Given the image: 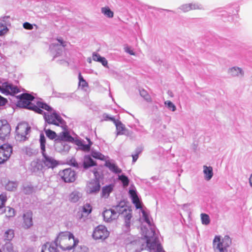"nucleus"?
<instances>
[{"instance_id": "nucleus-14", "label": "nucleus", "mask_w": 252, "mask_h": 252, "mask_svg": "<svg viewBox=\"0 0 252 252\" xmlns=\"http://www.w3.org/2000/svg\"><path fill=\"white\" fill-rule=\"evenodd\" d=\"M55 147L56 150L58 152L65 153L69 151L70 146L66 143L65 141H63L56 139Z\"/></svg>"}, {"instance_id": "nucleus-39", "label": "nucleus", "mask_w": 252, "mask_h": 252, "mask_svg": "<svg viewBox=\"0 0 252 252\" xmlns=\"http://www.w3.org/2000/svg\"><path fill=\"white\" fill-rule=\"evenodd\" d=\"M190 10H203L204 7L202 4L199 2L189 3Z\"/></svg>"}, {"instance_id": "nucleus-20", "label": "nucleus", "mask_w": 252, "mask_h": 252, "mask_svg": "<svg viewBox=\"0 0 252 252\" xmlns=\"http://www.w3.org/2000/svg\"><path fill=\"white\" fill-rule=\"evenodd\" d=\"M104 220L106 222H110L117 218V214L115 213L113 209L105 210L103 212Z\"/></svg>"}, {"instance_id": "nucleus-16", "label": "nucleus", "mask_w": 252, "mask_h": 252, "mask_svg": "<svg viewBox=\"0 0 252 252\" xmlns=\"http://www.w3.org/2000/svg\"><path fill=\"white\" fill-rule=\"evenodd\" d=\"M100 185L97 180H93L87 184L86 187L87 192L89 193H96L99 191Z\"/></svg>"}, {"instance_id": "nucleus-10", "label": "nucleus", "mask_w": 252, "mask_h": 252, "mask_svg": "<svg viewBox=\"0 0 252 252\" xmlns=\"http://www.w3.org/2000/svg\"><path fill=\"white\" fill-rule=\"evenodd\" d=\"M59 175L65 183H73L76 179V174L71 168L60 171Z\"/></svg>"}, {"instance_id": "nucleus-54", "label": "nucleus", "mask_w": 252, "mask_h": 252, "mask_svg": "<svg viewBox=\"0 0 252 252\" xmlns=\"http://www.w3.org/2000/svg\"><path fill=\"white\" fill-rule=\"evenodd\" d=\"M125 52L131 55H135L134 51L132 50H131L129 47L127 46V47H125Z\"/></svg>"}, {"instance_id": "nucleus-41", "label": "nucleus", "mask_w": 252, "mask_h": 252, "mask_svg": "<svg viewBox=\"0 0 252 252\" xmlns=\"http://www.w3.org/2000/svg\"><path fill=\"white\" fill-rule=\"evenodd\" d=\"M164 105L167 107V108L169 110L172 111V112H174L176 110V107L175 104L172 103L171 101L166 100L164 101Z\"/></svg>"}, {"instance_id": "nucleus-12", "label": "nucleus", "mask_w": 252, "mask_h": 252, "mask_svg": "<svg viewBox=\"0 0 252 252\" xmlns=\"http://www.w3.org/2000/svg\"><path fill=\"white\" fill-rule=\"evenodd\" d=\"M12 151V147L7 144L0 146V164L6 161L10 157Z\"/></svg>"}, {"instance_id": "nucleus-49", "label": "nucleus", "mask_w": 252, "mask_h": 252, "mask_svg": "<svg viewBox=\"0 0 252 252\" xmlns=\"http://www.w3.org/2000/svg\"><path fill=\"white\" fill-rule=\"evenodd\" d=\"M7 200V196L5 194L0 195V209L2 208Z\"/></svg>"}, {"instance_id": "nucleus-32", "label": "nucleus", "mask_w": 252, "mask_h": 252, "mask_svg": "<svg viewBox=\"0 0 252 252\" xmlns=\"http://www.w3.org/2000/svg\"><path fill=\"white\" fill-rule=\"evenodd\" d=\"M92 208L91 205L89 203H86L82 207V211L81 214V217L85 215L87 216L92 212Z\"/></svg>"}, {"instance_id": "nucleus-22", "label": "nucleus", "mask_w": 252, "mask_h": 252, "mask_svg": "<svg viewBox=\"0 0 252 252\" xmlns=\"http://www.w3.org/2000/svg\"><path fill=\"white\" fill-rule=\"evenodd\" d=\"M56 139L65 141L66 143L73 142L74 141V138L69 134L67 131H63L61 132L58 135Z\"/></svg>"}, {"instance_id": "nucleus-59", "label": "nucleus", "mask_w": 252, "mask_h": 252, "mask_svg": "<svg viewBox=\"0 0 252 252\" xmlns=\"http://www.w3.org/2000/svg\"><path fill=\"white\" fill-rule=\"evenodd\" d=\"M87 61L89 63H91V59L90 58H88Z\"/></svg>"}, {"instance_id": "nucleus-47", "label": "nucleus", "mask_w": 252, "mask_h": 252, "mask_svg": "<svg viewBox=\"0 0 252 252\" xmlns=\"http://www.w3.org/2000/svg\"><path fill=\"white\" fill-rule=\"evenodd\" d=\"M6 215L8 217H12L15 215V211L14 209L12 208H10L9 207H7L5 209Z\"/></svg>"}, {"instance_id": "nucleus-35", "label": "nucleus", "mask_w": 252, "mask_h": 252, "mask_svg": "<svg viewBox=\"0 0 252 252\" xmlns=\"http://www.w3.org/2000/svg\"><path fill=\"white\" fill-rule=\"evenodd\" d=\"M73 249V251L72 252H90L89 248L84 245L77 246V245Z\"/></svg>"}, {"instance_id": "nucleus-43", "label": "nucleus", "mask_w": 252, "mask_h": 252, "mask_svg": "<svg viewBox=\"0 0 252 252\" xmlns=\"http://www.w3.org/2000/svg\"><path fill=\"white\" fill-rule=\"evenodd\" d=\"M139 93L140 95L143 97L147 101H151V97L149 94H148L146 91L145 90H139Z\"/></svg>"}, {"instance_id": "nucleus-8", "label": "nucleus", "mask_w": 252, "mask_h": 252, "mask_svg": "<svg viewBox=\"0 0 252 252\" xmlns=\"http://www.w3.org/2000/svg\"><path fill=\"white\" fill-rule=\"evenodd\" d=\"M66 46V42L63 39H58L55 42L50 46V49L52 55L55 58L61 55L63 52V48Z\"/></svg>"}, {"instance_id": "nucleus-24", "label": "nucleus", "mask_w": 252, "mask_h": 252, "mask_svg": "<svg viewBox=\"0 0 252 252\" xmlns=\"http://www.w3.org/2000/svg\"><path fill=\"white\" fill-rule=\"evenodd\" d=\"M31 165V170L34 172L42 171L45 168L42 161H33Z\"/></svg>"}, {"instance_id": "nucleus-33", "label": "nucleus", "mask_w": 252, "mask_h": 252, "mask_svg": "<svg viewBox=\"0 0 252 252\" xmlns=\"http://www.w3.org/2000/svg\"><path fill=\"white\" fill-rule=\"evenodd\" d=\"M14 236V230L11 229L7 230L3 234V238L5 240L10 241Z\"/></svg>"}, {"instance_id": "nucleus-40", "label": "nucleus", "mask_w": 252, "mask_h": 252, "mask_svg": "<svg viewBox=\"0 0 252 252\" xmlns=\"http://www.w3.org/2000/svg\"><path fill=\"white\" fill-rule=\"evenodd\" d=\"M46 136L50 139H55L58 137V135L56 132L50 129H47L45 130Z\"/></svg>"}, {"instance_id": "nucleus-30", "label": "nucleus", "mask_w": 252, "mask_h": 252, "mask_svg": "<svg viewBox=\"0 0 252 252\" xmlns=\"http://www.w3.org/2000/svg\"><path fill=\"white\" fill-rule=\"evenodd\" d=\"M101 12L107 18H112L114 16V12L108 6L102 7L101 8Z\"/></svg>"}, {"instance_id": "nucleus-4", "label": "nucleus", "mask_w": 252, "mask_h": 252, "mask_svg": "<svg viewBox=\"0 0 252 252\" xmlns=\"http://www.w3.org/2000/svg\"><path fill=\"white\" fill-rule=\"evenodd\" d=\"M231 243V239L228 235L223 237L220 235L215 236L213 241L214 252H228Z\"/></svg>"}, {"instance_id": "nucleus-57", "label": "nucleus", "mask_w": 252, "mask_h": 252, "mask_svg": "<svg viewBox=\"0 0 252 252\" xmlns=\"http://www.w3.org/2000/svg\"><path fill=\"white\" fill-rule=\"evenodd\" d=\"M249 183L250 186L252 188V174L251 175L249 178Z\"/></svg>"}, {"instance_id": "nucleus-1", "label": "nucleus", "mask_w": 252, "mask_h": 252, "mask_svg": "<svg viewBox=\"0 0 252 252\" xmlns=\"http://www.w3.org/2000/svg\"><path fill=\"white\" fill-rule=\"evenodd\" d=\"M145 229H142L144 238L132 236L129 242L127 243V249L131 252H140L146 249L157 252H164L154 228L151 227L149 230Z\"/></svg>"}, {"instance_id": "nucleus-60", "label": "nucleus", "mask_w": 252, "mask_h": 252, "mask_svg": "<svg viewBox=\"0 0 252 252\" xmlns=\"http://www.w3.org/2000/svg\"><path fill=\"white\" fill-rule=\"evenodd\" d=\"M188 206V205H187V204H184V205H183V207H186V206Z\"/></svg>"}, {"instance_id": "nucleus-44", "label": "nucleus", "mask_w": 252, "mask_h": 252, "mask_svg": "<svg viewBox=\"0 0 252 252\" xmlns=\"http://www.w3.org/2000/svg\"><path fill=\"white\" fill-rule=\"evenodd\" d=\"M118 179L122 182L124 186L126 187L128 186L129 180L126 176L124 175H119Z\"/></svg>"}, {"instance_id": "nucleus-11", "label": "nucleus", "mask_w": 252, "mask_h": 252, "mask_svg": "<svg viewBox=\"0 0 252 252\" xmlns=\"http://www.w3.org/2000/svg\"><path fill=\"white\" fill-rule=\"evenodd\" d=\"M109 233L106 227L102 225L95 227L93 233V237L95 240H104L108 237Z\"/></svg>"}, {"instance_id": "nucleus-36", "label": "nucleus", "mask_w": 252, "mask_h": 252, "mask_svg": "<svg viewBox=\"0 0 252 252\" xmlns=\"http://www.w3.org/2000/svg\"><path fill=\"white\" fill-rule=\"evenodd\" d=\"M3 252H16L10 242L6 243L3 246Z\"/></svg>"}, {"instance_id": "nucleus-7", "label": "nucleus", "mask_w": 252, "mask_h": 252, "mask_svg": "<svg viewBox=\"0 0 252 252\" xmlns=\"http://www.w3.org/2000/svg\"><path fill=\"white\" fill-rule=\"evenodd\" d=\"M115 213L117 214V218L119 215H122L125 220V226L128 229L130 225V219L132 217L131 211L127 208L126 206H124L122 203L115 206L113 208Z\"/></svg>"}, {"instance_id": "nucleus-50", "label": "nucleus", "mask_w": 252, "mask_h": 252, "mask_svg": "<svg viewBox=\"0 0 252 252\" xmlns=\"http://www.w3.org/2000/svg\"><path fill=\"white\" fill-rule=\"evenodd\" d=\"M103 118L105 120L107 121H111L115 123L117 120H116L114 117L110 116L108 114H104L103 115Z\"/></svg>"}, {"instance_id": "nucleus-18", "label": "nucleus", "mask_w": 252, "mask_h": 252, "mask_svg": "<svg viewBox=\"0 0 252 252\" xmlns=\"http://www.w3.org/2000/svg\"><path fill=\"white\" fill-rule=\"evenodd\" d=\"M58 246L54 241L47 242L42 246L41 252H59Z\"/></svg>"}, {"instance_id": "nucleus-27", "label": "nucleus", "mask_w": 252, "mask_h": 252, "mask_svg": "<svg viewBox=\"0 0 252 252\" xmlns=\"http://www.w3.org/2000/svg\"><path fill=\"white\" fill-rule=\"evenodd\" d=\"M82 197V193L78 191L75 190L72 192L69 196V200L73 203L77 202Z\"/></svg>"}, {"instance_id": "nucleus-23", "label": "nucleus", "mask_w": 252, "mask_h": 252, "mask_svg": "<svg viewBox=\"0 0 252 252\" xmlns=\"http://www.w3.org/2000/svg\"><path fill=\"white\" fill-rule=\"evenodd\" d=\"M88 141V144H86L82 140H76L75 141V144L79 147V148L85 152H88L90 150V147L92 144V143L89 139H87Z\"/></svg>"}, {"instance_id": "nucleus-53", "label": "nucleus", "mask_w": 252, "mask_h": 252, "mask_svg": "<svg viewBox=\"0 0 252 252\" xmlns=\"http://www.w3.org/2000/svg\"><path fill=\"white\" fill-rule=\"evenodd\" d=\"M7 102V99L0 95V107L4 106Z\"/></svg>"}, {"instance_id": "nucleus-17", "label": "nucleus", "mask_w": 252, "mask_h": 252, "mask_svg": "<svg viewBox=\"0 0 252 252\" xmlns=\"http://www.w3.org/2000/svg\"><path fill=\"white\" fill-rule=\"evenodd\" d=\"M4 89H3L2 94H14L19 92V90L17 87L8 82L3 83Z\"/></svg>"}, {"instance_id": "nucleus-45", "label": "nucleus", "mask_w": 252, "mask_h": 252, "mask_svg": "<svg viewBox=\"0 0 252 252\" xmlns=\"http://www.w3.org/2000/svg\"><path fill=\"white\" fill-rule=\"evenodd\" d=\"M178 9L184 12H187L191 10L189 3L183 4L179 7Z\"/></svg>"}, {"instance_id": "nucleus-5", "label": "nucleus", "mask_w": 252, "mask_h": 252, "mask_svg": "<svg viewBox=\"0 0 252 252\" xmlns=\"http://www.w3.org/2000/svg\"><path fill=\"white\" fill-rule=\"evenodd\" d=\"M39 141L41 153L43 156V158L41 160L42 162L43 163L44 167L53 169L58 165V161L46 152V139L43 134H40Z\"/></svg>"}, {"instance_id": "nucleus-2", "label": "nucleus", "mask_w": 252, "mask_h": 252, "mask_svg": "<svg viewBox=\"0 0 252 252\" xmlns=\"http://www.w3.org/2000/svg\"><path fill=\"white\" fill-rule=\"evenodd\" d=\"M33 98V96L30 94H22L21 95L19 104L23 107L27 108L40 114H43V113L41 109L48 111L49 112L48 113H44V118L45 122L49 124L56 126L64 124V121L60 115L46 103L39 101L36 102V105L32 104L31 101Z\"/></svg>"}, {"instance_id": "nucleus-21", "label": "nucleus", "mask_w": 252, "mask_h": 252, "mask_svg": "<svg viewBox=\"0 0 252 252\" xmlns=\"http://www.w3.org/2000/svg\"><path fill=\"white\" fill-rule=\"evenodd\" d=\"M105 166L114 173L119 174L122 172V170L118 167L112 160H106Z\"/></svg>"}, {"instance_id": "nucleus-51", "label": "nucleus", "mask_w": 252, "mask_h": 252, "mask_svg": "<svg viewBox=\"0 0 252 252\" xmlns=\"http://www.w3.org/2000/svg\"><path fill=\"white\" fill-rule=\"evenodd\" d=\"M23 27L26 30H32L33 27V25L28 22H25L23 24Z\"/></svg>"}, {"instance_id": "nucleus-55", "label": "nucleus", "mask_w": 252, "mask_h": 252, "mask_svg": "<svg viewBox=\"0 0 252 252\" xmlns=\"http://www.w3.org/2000/svg\"><path fill=\"white\" fill-rule=\"evenodd\" d=\"M33 190L32 188L30 186H28L27 187L25 188L24 192L26 194H30L32 192Z\"/></svg>"}, {"instance_id": "nucleus-19", "label": "nucleus", "mask_w": 252, "mask_h": 252, "mask_svg": "<svg viewBox=\"0 0 252 252\" xmlns=\"http://www.w3.org/2000/svg\"><path fill=\"white\" fill-rule=\"evenodd\" d=\"M32 212L29 211L24 214L23 223V227L26 229H28L32 226Z\"/></svg>"}, {"instance_id": "nucleus-52", "label": "nucleus", "mask_w": 252, "mask_h": 252, "mask_svg": "<svg viewBox=\"0 0 252 252\" xmlns=\"http://www.w3.org/2000/svg\"><path fill=\"white\" fill-rule=\"evenodd\" d=\"M141 150L137 149L136 151V154L134 155H132V161L133 162H135L137 160L138 158V155L141 153Z\"/></svg>"}, {"instance_id": "nucleus-3", "label": "nucleus", "mask_w": 252, "mask_h": 252, "mask_svg": "<svg viewBox=\"0 0 252 252\" xmlns=\"http://www.w3.org/2000/svg\"><path fill=\"white\" fill-rule=\"evenodd\" d=\"M58 247L63 251L71 250L78 245L79 240L68 231L60 232L55 240Z\"/></svg>"}, {"instance_id": "nucleus-28", "label": "nucleus", "mask_w": 252, "mask_h": 252, "mask_svg": "<svg viewBox=\"0 0 252 252\" xmlns=\"http://www.w3.org/2000/svg\"><path fill=\"white\" fill-rule=\"evenodd\" d=\"M95 165V162L90 156H85L84 158L83 166L84 168H88Z\"/></svg>"}, {"instance_id": "nucleus-37", "label": "nucleus", "mask_w": 252, "mask_h": 252, "mask_svg": "<svg viewBox=\"0 0 252 252\" xmlns=\"http://www.w3.org/2000/svg\"><path fill=\"white\" fill-rule=\"evenodd\" d=\"M201 223L203 225H208L210 223V219L208 215L202 213L200 215Z\"/></svg>"}, {"instance_id": "nucleus-46", "label": "nucleus", "mask_w": 252, "mask_h": 252, "mask_svg": "<svg viewBox=\"0 0 252 252\" xmlns=\"http://www.w3.org/2000/svg\"><path fill=\"white\" fill-rule=\"evenodd\" d=\"M7 31L8 29L6 27V25L1 22H0V36L4 34Z\"/></svg>"}, {"instance_id": "nucleus-48", "label": "nucleus", "mask_w": 252, "mask_h": 252, "mask_svg": "<svg viewBox=\"0 0 252 252\" xmlns=\"http://www.w3.org/2000/svg\"><path fill=\"white\" fill-rule=\"evenodd\" d=\"M63 99H68V100L70 99V98H75L76 97V95L74 93H71L69 94H62V95L61 96Z\"/></svg>"}, {"instance_id": "nucleus-34", "label": "nucleus", "mask_w": 252, "mask_h": 252, "mask_svg": "<svg viewBox=\"0 0 252 252\" xmlns=\"http://www.w3.org/2000/svg\"><path fill=\"white\" fill-rule=\"evenodd\" d=\"M17 185V182L8 181L7 183L5 184V187L7 190L12 191L16 189Z\"/></svg>"}, {"instance_id": "nucleus-6", "label": "nucleus", "mask_w": 252, "mask_h": 252, "mask_svg": "<svg viewBox=\"0 0 252 252\" xmlns=\"http://www.w3.org/2000/svg\"><path fill=\"white\" fill-rule=\"evenodd\" d=\"M129 194L132 199V202L135 204L136 208L137 209L141 208V213L142 214V218L144 221L149 225V226H151L152 220L151 216L147 211L141 208V205L136 190L134 189H130L129 190Z\"/></svg>"}, {"instance_id": "nucleus-56", "label": "nucleus", "mask_w": 252, "mask_h": 252, "mask_svg": "<svg viewBox=\"0 0 252 252\" xmlns=\"http://www.w3.org/2000/svg\"><path fill=\"white\" fill-rule=\"evenodd\" d=\"M9 16H4L1 18V20L2 22H4V24L6 25V23L8 22V20L9 19Z\"/></svg>"}, {"instance_id": "nucleus-38", "label": "nucleus", "mask_w": 252, "mask_h": 252, "mask_svg": "<svg viewBox=\"0 0 252 252\" xmlns=\"http://www.w3.org/2000/svg\"><path fill=\"white\" fill-rule=\"evenodd\" d=\"M92 156L96 159L102 160H106L105 157L100 153L96 151H92L91 153Z\"/></svg>"}, {"instance_id": "nucleus-58", "label": "nucleus", "mask_w": 252, "mask_h": 252, "mask_svg": "<svg viewBox=\"0 0 252 252\" xmlns=\"http://www.w3.org/2000/svg\"><path fill=\"white\" fill-rule=\"evenodd\" d=\"M3 89H4V87H3V85H2V86H0V92L1 93H2V92H3Z\"/></svg>"}, {"instance_id": "nucleus-42", "label": "nucleus", "mask_w": 252, "mask_h": 252, "mask_svg": "<svg viewBox=\"0 0 252 252\" xmlns=\"http://www.w3.org/2000/svg\"><path fill=\"white\" fill-rule=\"evenodd\" d=\"M79 78V86L82 87V88L86 87L88 86V83L84 79L83 76L81 75V73H79L78 75Z\"/></svg>"}, {"instance_id": "nucleus-25", "label": "nucleus", "mask_w": 252, "mask_h": 252, "mask_svg": "<svg viewBox=\"0 0 252 252\" xmlns=\"http://www.w3.org/2000/svg\"><path fill=\"white\" fill-rule=\"evenodd\" d=\"M203 168L205 180L208 181H210L213 176V168L206 165H204Z\"/></svg>"}, {"instance_id": "nucleus-15", "label": "nucleus", "mask_w": 252, "mask_h": 252, "mask_svg": "<svg viewBox=\"0 0 252 252\" xmlns=\"http://www.w3.org/2000/svg\"><path fill=\"white\" fill-rule=\"evenodd\" d=\"M227 73L232 77L242 78L244 76V71L243 69L236 66L230 67L228 69Z\"/></svg>"}, {"instance_id": "nucleus-13", "label": "nucleus", "mask_w": 252, "mask_h": 252, "mask_svg": "<svg viewBox=\"0 0 252 252\" xmlns=\"http://www.w3.org/2000/svg\"><path fill=\"white\" fill-rule=\"evenodd\" d=\"M11 131V127L6 120L0 121V139L3 140L7 137Z\"/></svg>"}, {"instance_id": "nucleus-26", "label": "nucleus", "mask_w": 252, "mask_h": 252, "mask_svg": "<svg viewBox=\"0 0 252 252\" xmlns=\"http://www.w3.org/2000/svg\"><path fill=\"white\" fill-rule=\"evenodd\" d=\"M93 60L94 61L98 62L100 63L104 66L108 67V62L106 59L104 57H101L98 54L96 53H94L93 54Z\"/></svg>"}, {"instance_id": "nucleus-31", "label": "nucleus", "mask_w": 252, "mask_h": 252, "mask_svg": "<svg viewBox=\"0 0 252 252\" xmlns=\"http://www.w3.org/2000/svg\"><path fill=\"white\" fill-rule=\"evenodd\" d=\"M116 126L117 129V135H122L124 134V131L126 130V127L120 121H116V122L114 123Z\"/></svg>"}, {"instance_id": "nucleus-29", "label": "nucleus", "mask_w": 252, "mask_h": 252, "mask_svg": "<svg viewBox=\"0 0 252 252\" xmlns=\"http://www.w3.org/2000/svg\"><path fill=\"white\" fill-rule=\"evenodd\" d=\"M114 186L113 185H109L104 187L102 189V197L104 198H107L110 193L112 192Z\"/></svg>"}, {"instance_id": "nucleus-9", "label": "nucleus", "mask_w": 252, "mask_h": 252, "mask_svg": "<svg viewBox=\"0 0 252 252\" xmlns=\"http://www.w3.org/2000/svg\"><path fill=\"white\" fill-rule=\"evenodd\" d=\"M31 127L28 126L26 124H20L18 125L16 128V136L17 140L24 141L27 139V135L30 131Z\"/></svg>"}, {"instance_id": "nucleus-61", "label": "nucleus", "mask_w": 252, "mask_h": 252, "mask_svg": "<svg viewBox=\"0 0 252 252\" xmlns=\"http://www.w3.org/2000/svg\"><path fill=\"white\" fill-rule=\"evenodd\" d=\"M0 252H1V251L0 250Z\"/></svg>"}]
</instances>
